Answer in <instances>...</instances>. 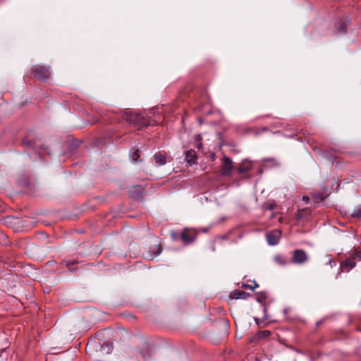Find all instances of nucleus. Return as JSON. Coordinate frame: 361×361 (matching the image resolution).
<instances>
[{"label":"nucleus","instance_id":"obj_9","mask_svg":"<svg viewBox=\"0 0 361 361\" xmlns=\"http://www.w3.org/2000/svg\"><path fill=\"white\" fill-rule=\"evenodd\" d=\"M185 161L190 164H194L196 161V152L193 149H190L185 152Z\"/></svg>","mask_w":361,"mask_h":361},{"label":"nucleus","instance_id":"obj_19","mask_svg":"<svg viewBox=\"0 0 361 361\" xmlns=\"http://www.w3.org/2000/svg\"><path fill=\"white\" fill-rule=\"evenodd\" d=\"M353 257V259H358L361 260V250H354Z\"/></svg>","mask_w":361,"mask_h":361},{"label":"nucleus","instance_id":"obj_14","mask_svg":"<svg viewBox=\"0 0 361 361\" xmlns=\"http://www.w3.org/2000/svg\"><path fill=\"white\" fill-rule=\"evenodd\" d=\"M131 159L133 161H139L140 158V151L137 148H133L132 152L130 155Z\"/></svg>","mask_w":361,"mask_h":361},{"label":"nucleus","instance_id":"obj_25","mask_svg":"<svg viewBox=\"0 0 361 361\" xmlns=\"http://www.w3.org/2000/svg\"><path fill=\"white\" fill-rule=\"evenodd\" d=\"M253 287H254V289H255V288L258 287V284L257 283H255Z\"/></svg>","mask_w":361,"mask_h":361},{"label":"nucleus","instance_id":"obj_18","mask_svg":"<svg viewBox=\"0 0 361 361\" xmlns=\"http://www.w3.org/2000/svg\"><path fill=\"white\" fill-rule=\"evenodd\" d=\"M237 170L239 173H244L250 170V167L242 164L238 167Z\"/></svg>","mask_w":361,"mask_h":361},{"label":"nucleus","instance_id":"obj_8","mask_svg":"<svg viewBox=\"0 0 361 361\" xmlns=\"http://www.w3.org/2000/svg\"><path fill=\"white\" fill-rule=\"evenodd\" d=\"M250 295L243 290H233L231 294V297L233 298V299H247Z\"/></svg>","mask_w":361,"mask_h":361},{"label":"nucleus","instance_id":"obj_26","mask_svg":"<svg viewBox=\"0 0 361 361\" xmlns=\"http://www.w3.org/2000/svg\"><path fill=\"white\" fill-rule=\"evenodd\" d=\"M142 356L143 357L144 360H146V356L144 353H142Z\"/></svg>","mask_w":361,"mask_h":361},{"label":"nucleus","instance_id":"obj_17","mask_svg":"<svg viewBox=\"0 0 361 361\" xmlns=\"http://www.w3.org/2000/svg\"><path fill=\"white\" fill-rule=\"evenodd\" d=\"M351 215L353 217L361 218V207L355 208Z\"/></svg>","mask_w":361,"mask_h":361},{"label":"nucleus","instance_id":"obj_23","mask_svg":"<svg viewBox=\"0 0 361 361\" xmlns=\"http://www.w3.org/2000/svg\"><path fill=\"white\" fill-rule=\"evenodd\" d=\"M302 200L305 201L306 203H309L310 202V198L307 196H304L302 197Z\"/></svg>","mask_w":361,"mask_h":361},{"label":"nucleus","instance_id":"obj_3","mask_svg":"<svg viewBox=\"0 0 361 361\" xmlns=\"http://www.w3.org/2000/svg\"><path fill=\"white\" fill-rule=\"evenodd\" d=\"M309 259L307 252L302 249H297L293 252L290 263L295 264H303Z\"/></svg>","mask_w":361,"mask_h":361},{"label":"nucleus","instance_id":"obj_12","mask_svg":"<svg viewBox=\"0 0 361 361\" xmlns=\"http://www.w3.org/2000/svg\"><path fill=\"white\" fill-rule=\"evenodd\" d=\"M154 160L155 162L159 166H162L166 164V157L161 153H156L154 154Z\"/></svg>","mask_w":361,"mask_h":361},{"label":"nucleus","instance_id":"obj_16","mask_svg":"<svg viewBox=\"0 0 361 361\" xmlns=\"http://www.w3.org/2000/svg\"><path fill=\"white\" fill-rule=\"evenodd\" d=\"M102 348L106 353H111L113 350V345L111 343H104L102 345Z\"/></svg>","mask_w":361,"mask_h":361},{"label":"nucleus","instance_id":"obj_2","mask_svg":"<svg viewBox=\"0 0 361 361\" xmlns=\"http://www.w3.org/2000/svg\"><path fill=\"white\" fill-rule=\"evenodd\" d=\"M32 73L35 78L42 82H46L51 75L49 68L41 65L34 66L32 68Z\"/></svg>","mask_w":361,"mask_h":361},{"label":"nucleus","instance_id":"obj_20","mask_svg":"<svg viewBox=\"0 0 361 361\" xmlns=\"http://www.w3.org/2000/svg\"><path fill=\"white\" fill-rule=\"evenodd\" d=\"M314 198L315 199V201L317 202H321L324 200L323 196L322 194H315L314 195Z\"/></svg>","mask_w":361,"mask_h":361},{"label":"nucleus","instance_id":"obj_1","mask_svg":"<svg viewBox=\"0 0 361 361\" xmlns=\"http://www.w3.org/2000/svg\"><path fill=\"white\" fill-rule=\"evenodd\" d=\"M124 118L128 123L140 128L149 126L151 122L146 113H125Z\"/></svg>","mask_w":361,"mask_h":361},{"label":"nucleus","instance_id":"obj_15","mask_svg":"<svg viewBox=\"0 0 361 361\" xmlns=\"http://www.w3.org/2000/svg\"><path fill=\"white\" fill-rule=\"evenodd\" d=\"M336 27L341 33L344 34L346 32V24L345 22L339 20L336 24Z\"/></svg>","mask_w":361,"mask_h":361},{"label":"nucleus","instance_id":"obj_5","mask_svg":"<svg viewBox=\"0 0 361 361\" xmlns=\"http://www.w3.org/2000/svg\"><path fill=\"white\" fill-rule=\"evenodd\" d=\"M281 232L278 230H275L272 232H269L266 235L267 243L270 245H276L279 242Z\"/></svg>","mask_w":361,"mask_h":361},{"label":"nucleus","instance_id":"obj_11","mask_svg":"<svg viewBox=\"0 0 361 361\" xmlns=\"http://www.w3.org/2000/svg\"><path fill=\"white\" fill-rule=\"evenodd\" d=\"M274 261L281 266H285L290 263L286 257L280 255H276L274 257Z\"/></svg>","mask_w":361,"mask_h":361},{"label":"nucleus","instance_id":"obj_24","mask_svg":"<svg viewBox=\"0 0 361 361\" xmlns=\"http://www.w3.org/2000/svg\"><path fill=\"white\" fill-rule=\"evenodd\" d=\"M329 264H331V266H332L331 263H334V261L332 259H330L329 261Z\"/></svg>","mask_w":361,"mask_h":361},{"label":"nucleus","instance_id":"obj_10","mask_svg":"<svg viewBox=\"0 0 361 361\" xmlns=\"http://www.w3.org/2000/svg\"><path fill=\"white\" fill-rule=\"evenodd\" d=\"M355 262H354L353 259H346L341 264V267L343 269H346L347 271H349L350 269H352L353 267H355Z\"/></svg>","mask_w":361,"mask_h":361},{"label":"nucleus","instance_id":"obj_21","mask_svg":"<svg viewBox=\"0 0 361 361\" xmlns=\"http://www.w3.org/2000/svg\"><path fill=\"white\" fill-rule=\"evenodd\" d=\"M241 287L242 288H250L251 290H254V287H252V286L247 285V284H245V283H243Z\"/></svg>","mask_w":361,"mask_h":361},{"label":"nucleus","instance_id":"obj_22","mask_svg":"<svg viewBox=\"0 0 361 361\" xmlns=\"http://www.w3.org/2000/svg\"><path fill=\"white\" fill-rule=\"evenodd\" d=\"M254 319H255V322L256 324H257L259 327H262V326H261V323H262V322H260V320H259L257 317H255V318H254Z\"/></svg>","mask_w":361,"mask_h":361},{"label":"nucleus","instance_id":"obj_7","mask_svg":"<svg viewBox=\"0 0 361 361\" xmlns=\"http://www.w3.org/2000/svg\"><path fill=\"white\" fill-rule=\"evenodd\" d=\"M162 251V248L160 245H155L150 247V250L148 251L147 255V257L149 259H153L161 254Z\"/></svg>","mask_w":361,"mask_h":361},{"label":"nucleus","instance_id":"obj_6","mask_svg":"<svg viewBox=\"0 0 361 361\" xmlns=\"http://www.w3.org/2000/svg\"><path fill=\"white\" fill-rule=\"evenodd\" d=\"M180 238L185 245H188L193 242L195 237L188 229H185L180 234Z\"/></svg>","mask_w":361,"mask_h":361},{"label":"nucleus","instance_id":"obj_13","mask_svg":"<svg viewBox=\"0 0 361 361\" xmlns=\"http://www.w3.org/2000/svg\"><path fill=\"white\" fill-rule=\"evenodd\" d=\"M271 332L268 330H264L259 331L254 337L255 339L260 340L270 336Z\"/></svg>","mask_w":361,"mask_h":361},{"label":"nucleus","instance_id":"obj_4","mask_svg":"<svg viewBox=\"0 0 361 361\" xmlns=\"http://www.w3.org/2000/svg\"><path fill=\"white\" fill-rule=\"evenodd\" d=\"M233 161L231 159L228 157H224L222 159V166H221V174L224 176H230L233 170Z\"/></svg>","mask_w":361,"mask_h":361}]
</instances>
